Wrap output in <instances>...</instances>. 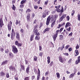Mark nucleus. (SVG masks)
I'll list each match as a JSON object with an SVG mask.
<instances>
[{
    "instance_id": "obj_1",
    "label": "nucleus",
    "mask_w": 80,
    "mask_h": 80,
    "mask_svg": "<svg viewBox=\"0 0 80 80\" xmlns=\"http://www.w3.org/2000/svg\"><path fill=\"white\" fill-rule=\"evenodd\" d=\"M58 16L57 15H55L54 16V18H53V17H51L50 15H49L48 17L47 21H46V25H49L50 24V20H51V18H52V20H56L57 18H58Z\"/></svg>"
},
{
    "instance_id": "obj_2",
    "label": "nucleus",
    "mask_w": 80,
    "mask_h": 80,
    "mask_svg": "<svg viewBox=\"0 0 80 80\" xmlns=\"http://www.w3.org/2000/svg\"><path fill=\"white\" fill-rule=\"evenodd\" d=\"M60 5L58 6V7L57 8V12H59V13H62L64 11L63 8V7H62L61 8H60Z\"/></svg>"
},
{
    "instance_id": "obj_3",
    "label": "nucleus",
    "mask_w": 80,
    "mask_h": 80,
    "mask_svg": "<svg viewBox=\"0 0 80 80\" xmlns=\"http://www.w3.org/2000/svg\"><path fill=\"white\" fill-rule=\"evenodd\" d=\"M15 35L16 33L15 32V31H14V29H12L11 33V38L12 40H13L15 38Z\"/></svg>"
},
{
    "instance_id": "obj_4",
    "label": "nucleus",
    "mask_w": 80,
    "mask_h": 80,
    "mask_svg": "<svg viewBox=\"0 0 80 80\" xmlns=\"http://www.w3.org/2000/svg\"><path fill=\"white\" fill-rule=\"evenodd\" d=\"M12 52L14 53V54H17L18 53V49L15 46L12 45Z\"/></svg>"
},
{
    "instance_id": "obj_5",
    "label": "nucleus",
    "mask_w": 80,
    "mask_h": 80,
    "mask_svg": "<svg viewBox=\"0 0 80 80\" xmlns=\"http://www.w3.org/2000/svg\"><path fill=\"white\" fill-rule=\"evenodd\" d=\"M12 21H10L9 22V23L8 24V28L9 31H11V29H12Z\"/></svg>"
},
{
    "instance_id": "obj_6",
    "label": "nucleus",
    "mask_w": 80,
    "mask_h": 80,
    "mask_svg": "<svg viewBox=\"0 0 80 80\" xmlns=\"http://www.w3.org/2000/svg\"><path fill=\"white\" fill-rule=\"evenodd\" d=\"M16 37L17 40L19 41L20 40V34L18 32H16Z\"/></svg>"
},
{
    "instance_id": "obj_7",
    "label": "nucleus",
    "mask_w": 80,
    "mask_h": 80,
    "mask_svg": "<svg viewBox=\"0 0 80 80\" xmlns=\"http://www.w3.org/2000/svg\"><path fill=\"white\" fill-rule=\"evenodd\" d=\"M40 32H38V34L36 35V36L35 37V40H39L40 38Z\"/></svg>"
},
{
    "instance_id": "obj_8",
    "label": "nucleus",
    "mask_w": 80,
    "mask_h": 80,
    "mask_svg": "<svg viewBox=\"0 0 80 80\" xmlns=\"http://www.w3.org/2000/svg\"><path fill=\"white\" fill-rule=\"evenodd\" d=\"M15 45H16L18 47H22V43L18 42V41L17 40L15 41Z\"/></svg>"
},
{
    "instance_id": "obj_9",
    "label": "nucleus",
    "mask_w": 80,
    "mask_h": 80,
    "mask_svg": "<svg viewBox=\"0 0 80 80\" xmlns=\"http://www.w3.org/2000/svg\"><path fill=\"white\" fill-rule=\"evenodd\" d=\"M59 60L61 63H63V62H64V60H63V59L62 58V57L61 55L59 56Z\"/></svg>"
},
{
    "instance_id": "obj_10",
    "label": "nucleus",
    "mask_w": 80,
    "mask_h": 80,
    "mask_svg": "<svg viewBox=\"0 0 80 80\" xmlns=\"http://www.w3.org/2000/svg\"><path fill=\"white\" fill-rule=\"evenodd\" d=\"M38 76H37V80H40V71L39 68H38Z\"/></svg>"
},
{
    "instance_id": "obj_11",
    "label": "nucleus",
    "mask_w": 80,
    "mask_h": 80,
    "mask_svg": "<svg viewBox=\"0 0 80 80\" xmlns=\"http://www.w3.org/2000/svg\"><path fill=\"white\" fill-rule=\"evenodd\" d=\"M5 76V73L3 71L0 72V77H3Z\"/></svg>"
},
{
    "instance_id": "obj_12",
    "label": "nucleus",
    "mask_w": 80,
    "mask_h": 80,
    "mask_svg": "<svg viewBox=\"0 0 80 80\" xmlns=\"http://www.w3.org/2000/svg\"><path fill=\"white\" fill-rule=\"evenodd\" d=\"M52 22L51 24V28H53V26H54V25H55V24L56 21L55 20L53 19H52Z\"/></svg>"
},
{
    "instance_id": "obj_13",
    "label": "nucleus",
    "mask_w": 80,
    "mask_h": 80,
    "mask_svg": "<svg viewBox=\"0 0 80 80\" xmlns=\"http://www.w3.org/2000/svg\"><path fill=\"white\" fill-rule=\"evenodd\" d=\"M20 67L21 69H20V72H22V70H25V66H24L22 65V64H20Z\"/></svg>"
},
{
    "instance_id": "obj_14",
    "label": "nucleus",
    "mask_w": 80,
    "mask_h": 80,
    "mask_svg": "<svg viewBox=\"0 0 80 80\" xmlns=\"http://www.w3.org/2000/svg\"><path fill=\"white\" fill-rule=\"evenodd\" d=\"M80 63V56H79L78 57V60H76V61L75 62V64L76 65H77L78 64V63Z\"/></svg>"
},
{
    "instance_id": "obj_15",
    "label": "nucleus",
    "mask_w": 80,
    "mask_h": 80,
    "mask_svg": "<svg viewBox=\"0 0 80 80\" xmlns=\"http://www.w3.org/2000/svg\"><path fill=\"white\" fill-rule=\"evenodd\" d=\"M9 68L10 70H12V71H15V72L16 71V69H15V68L13 67L12 66H10Z\"/></svg>"
},
{
    "instance_id": "obj_16",
    "label": "nucleus",
    "mask_w": 80,
    "mask_h": 80,
    "mask_svg": "<svg viewBox=\"0 0 80 80\" xmlns=\"http://www.w3.org/2000/svg\"><path fill=\"white\" fill-rule=\"evenodd\" d=\"M58 35L56 34H54L52 36V38H53V41L54 42L56 40V39L57 38V36Z\"/></svg>"
},
{
    "instance_id": "obj_17",
    "label": "nucleus",
    "mask_w": 80,
    "mask_h": 80,
    "mask_svg": "<svg viewBox=\"0 0 80 80\" xmlns=\"http://www.w3.org/2000/svg\"><path fill=\"white\" fill-rule=\"evenodd\" d=\"M21 21H18V20H16L15 24L16 25H18V24L19 26H20L21 25V24L20 23Z\"/></svg>"
},
{
    "instance_id": "obj_18",
    "label": "nucleus",
    "mask_w": 80,
    "mask_h": 80,
    "mask_svg": "<svg viewBox=\"0 0 80 80\" xmlns=\"http://www.w3.org/2000/svg\"><path fill=\"white\" fill-rule=\"evenodd\" d=\"M44 12L46 14V15H48L50 14V11L48 9L45 10Z\"/></svg>"
},
{
    "instance_id": "obj_19",
    "label": "nucleus",
    "mask_w": 80,
    "mask_h": 80,
    "mask_svg": "<svg viewBox=\"0 0 80 80\" xmlns=\"http://www.w3.org/2000/svg\"><path fill=\"white\" fill-rule=\"evenodd\" d=\"M30 13H28L27 16V19L28 22H30Z\"/></svg>"
},
{
    "instance_id": "obj_20",
    "label": "nucleus",
    "mask_w": 80,
    "mask_h": 80,
    "mask_svg": "<svg viewBox=\"0 0 80 80\" xmlns=\"http://www.w3.org/2000/svg\"><path fill=\"white\" fill-rule=\"evenodd\" d=\"M50 30V28H47L43 31V33H45L46 32H49Z\"/></svg>"
},
{
    "instance_id": "obj_21",
    "label": "nucleus",
    "mask_w": 80,
    "mask_h": 80,
    "mask_svg": "<svg viewBox=\"0 0 80 80\" xmlns=\"http://www.w3.org/2000/svg\"><path fill=\"white\" fill-rule=\"evenodd\" d=\"M8 63V61L7 60H6L5 61H3L2 62L1 64V65H2V66L3 65H5V64H7V63Z\"/></svg>"
},
{
    "instance_id": "obj_22",
    "label": "nucleus",
    "mask_w": 80,
    "mask_h": 80,
    "mask_svg": "<svg viewBox=\"0 0 80 80\" xmlns=\"http://www.w3.org/2000/svg\"><path fill=\"white\" fill-rule=\"evenodd\" d=\"M33 33L34 34H35V35H37V34H38V29H34L33 31Z\"/></svg>"
},
{
    "instance_id": "obj_23",
    "label": "nucleus",
    "mask_w": 80,
    "mask_h": 80,
    "mask_svg": "<svg viewBox=\"0 0 80 80\" xmlns=\"http://www.w3.org/2000/svg\"><path fill=\"white\" fill-rule=\"evenodd\" d=\"M70 26H71V24H70V23L68 22L66 23L65 26V28H67V27H70Z\"/></svg>"
},
{
    "instance_id": "obj_24",
    "label": "nucleus",
    "mask_w": 80,
    "mask_h": 80,
    "mask_svg": "<svg viewBox=\"0 0 80 80\" xmlns=\"http://www.w3.org/2000/svg\"><path fill=\"white\" fill-rule=\"evenodd\" d=\"M75 73H72L69 76V78H73L74 76H75Z\"/></svg>"
},
{
    "instance_id": "obj_25",
    "label": "nucleus",
    "mask_w": 80,
    "mask_h": 80,
    "mask_svg": "<svg viewBox=\"0 0 80 80\" xmlns=\"http://www.w3.org/2000/svg\"><path fill=\"white\" fill-rule=\"evenodd\" d=\"M30 70V67H28L26 69V73H27V74H29V70Z\"/></svg>"
},
{
    "instance_id": "obj_26",
    "label": "nucleus",
    "mask_w": 80,
    "mask_h": 80,
    "mask_svg": "<svg viewBox=\"0 0 80 80\" xmlns=\"http://www.w3.org/2000/svg\"><path fill=\"white\" fill-rule=\"evenodd\" d=\"M9 55L11 58H12L14 57L13 54L12 52H10L9 53Z\"/></svg>"
},
{
    "instance_id": "obj_27",
    "label": "nucleus",
    "mask_w": 80,
    "mask_h": 80,
    "mask_svg": "<svg viewBox=\"0 0 80 80\" xmlns=\"http://www.w3.org/2000/svg\"><path fill=\"white\" fill-rule=\"evenodd\" d=\"M47 62L48 64L50 63V57L49 56L47 57Z\"/></svg>"
},
{
    "instance_id": "obj_28",
    "label": "nucleus",
    "mask_w": 80,
    "mask_h": 80,
    "mask_svg": "<svg viewBox=\"0 0 80 80\" xmlns=\"http://www.w3.org/2000/svg\"><path fill=\"white\" fill-rule=\"evenodd\" d=\"M34 35H32L31 36L30 38V41L32 42V41H33V38H34Z\"/></svg>"
},
{
    "instance_id": "obj_29",
    "label": "nucleus",
    "mask_w": 80,
    "mask_h": 80,
    "mask_svg": "<svg viewBox=\"0 0 80 80\" xmlns=\"http://www.w3.org/2000/svg\"><path fill=\"white\" fill-rule=\"evenodd\" d=\"M63 39V36L62 35H59V40H62Z\"/></svg>"
},
{
    "instance_id": "obj_30",
    "label": "nucleus",
    "mask_w": 80,
    "mask_h": 80,
    "mask_svg": "<svg viewBox=\"0 0 80 80\" xmlns=\"http://www.w3.org/2000/svg\"><path fill=\"white\" fill-rule=\"evenodd\" d=\"M27 2V0H23L21 2V4L23 5V4L25 3V2Z\"/></svg>"
},
{
    "instance_id": "obj_31",
    "label": "nucleus",
    "mask_w": 80,
    "mask_h": 80,
    "mask_svg": "<svg viewBox=\"0 0 80 80\" xmlns=\"http://www.w3.org/2000/svg\"><path fill=\"white\" fill-rule=\"evenodd\" d=\"M47 17V14L44 12H43L42 14V18H45Z\"/></svg>"
},
{
    "instance_id": "obj_32",
    "label": "nucleus",
    "mask_w": 80,
    "mask_h": 80,
    "mask_svg": "<svg viewBox=\"0 0 80 80\" xmlns=\"http://www.w3.org/2000/svg\"><path fill=\"white\" fill-rule=\"evenodd\" d=\"M33 59H34V61H35V62H37L38 59V57H37L36 56H34V57L33 58Z\"/></svg>"
},
{
    "instance_id": "obj_33",
    "label": "nucleus",
    "mask_w": 80,
    "mask_h": 80,
    "mask_svg": "<svg viewBox=\"0 0 80 80\" xmlns=\"http://www.w3.org/2000/svg\"><path fill=\"white\" fill-rule=\"evenodd\" d=\"M31 9H30V8H28L26 11V13H29L30 12H31Z\"/></svg>"
},
{
    "instance_id": "obj_34",
    "label": "nucleus",
    "mask_w": 80,
    "mask_h": 80,
    "mask_svg": "<svg viewBox=\"0 0 80 80\" xmlns=\"http://www.w3.org/2000/svg\"><path fill=\"white\" fill-rule=\"evenodd\" d=\"M14 79L16 80H18V75L16 74L14 76Z\"/></svg>"
},
{
    "instance_id": "obj_35",
    "label": "nucleus",
    "mask_w": 80,
    "mask_h": 80,
    "mask_svg": "<svg viewBox=\"0 0 80 80\" xmlns=\"http://www.w3.org/2000/svg\"><path fill=\"white\" fill-rule=\"evenodd\" d=\"M75 56H77L78 54H79V53H78V51L77 50H75Z\"/></svg>"
},
{
    "instance_id": "obj_36",
    "label": "nucleus",
    "mask_w": 80,
    "mask_h": 80,
    "mask_svg": "<svg viewBox=\"0 0 80 80\" xmlns=\"http://www.w3.org/2000/svg\"><path fill=\"white\" fill-rule=\"evenodd\" d=\"M56 75H57V77L58 78H60V74L58 72H57L56 73Z\"/></svg>"
},
{
    "instance_id": "obj_37",
    "label": "nucleus",
    "mask_w": 80,
    "mask_h": 80,
    "mask_svg": "<svg viewBox=\"0 0 80 80\" xmlns=\"http://www.w3.org/2000/svg\"><path fill=\"white\" fill-rule=\"evenodd\" d=\"M12 8L13 10H14V11H15V10L16 9V7L15 6V5H13V7H12Z\"/></svg>"
},
{
    "instance_id": "obj_38",
    "label": "nucleus",
    "mask_w": 80,
    "mask_h": 80,
    "mask_svg": "<svg viewBox=\"0 0 80 80\" xmlns=\"http://www.w3.org/2000/svg\"><path fill=\"white\" fill-rule=\"evenodd\" d=\"M42 26H43V23H42V22H41L40 23V26L39 27V28H40V29H41Z\"/></svg>"
},
{
    "instance_id": "obj_39",
    "label": "nucleus",
    "mask_w": 80,
    "mask_h": 80,
    "mask_svg": "<svg viewBox=\"0 0 80 80\" xmlns=\"http://www.w3.org/2000/svg\"><path fill=\"white\" fill-rule=\"evenodd\" d=\"M78 18L79 21H80V14L78 13Z\"/></svg>"
},
{
    "instance_id": "obj_40",
    "label": "nucleus",
    "mask_w": 80,
    "mask_h": 80,
    "mask_svg": "<svg viewBox=\"0 0 80 80\" xmlns=\"http://www.w3.org/2000/svg\"><path fill=\"white\" fill-rule=\"evenodd\" d=\"M68 47H70V45H67L65 47V50H67L68 48Z\"/></svg>"
},
{
    "instance_id": "obj_41",
    "label": "nucleus",
    "mask_w": 80,
    "mask_h": 80,
    "mask_svg": "<svg viewBox=\"0 0 80 80\" xmlns=\"http://www.w3.org/2000/svg\"><path fill=\"white\" fill-rule=\"evenodd\" d=\"M65 48V44H64L62 45V47L61 48V50H63V49Z\"/></svg>"
},
{
    "instance_id": "obj_42",
    "label": "nucleus",
    "mask_w": 80,
    "mask_h": 80,
    "mask_svg": "<svg viewBox=\"0 0 80 80\" xmlns=\"http://www.w3.org/2000/svg\"><path fill=\"white\" fill-rule=\"evenodd\" d=\"M24 80H30V77H26L24 79Z\"/></svg>"
},
{
    "instance_id": "obj_43",
    "label": "nucleus",
    "mask_w": 80,
    "mask_h": 80,
    "mask_svg": "<svg viewBox=\"0 0 80 80\" xmlns=\"http://www.w3.org/2000/svg\"><path fill=\"white\" fill-rule=\"evenodd\" d=\"M75 10H72V13H71V15L72 16H73L74 15V14H75Z\"/></svg>"
},
{
    "instance_id": "obj_44",
    "label": "nucleus",
    "mask_w": 80,
    "mask_h": 80,
    "mask_svg": "<svg viewBox=\"0 0 80 80\" xmlns=\"http://www.w3.org/2000/svg\"><path fill=\"white\" fill-rule=\"evenodd\" d=\"M6 77L7 78H8L10 77V76L9 75V73H8V72H7L6 73Z\"/></svg>"
},
{
    "instance_id": "obj_45",
    "label": "nucleus",
    "mask_w": 80,
    "mask_h": 80,
    "mask_svg": "<svg viewBox=\"0 0 80 80\" xmlns=\"http://www.w3.org/2000/svg\"><path fill=\"white\" fill-rule=\"evenodd\" d=\"M35 13H32L31 17H32V18H34V17H35Z\"/></svg>"
},
{
    "instance_id": "obj_46",
    "label": "nucleus",
    "mask_w": 80,
    "mask_h": 80,
    "mask_svg": "<svg viewBox=\"0 0 80 80\" xmlns=\"http://www.w3.org/2000/svg\"><path fill=\"white\" fill-rule=\"evenodd\" d=\"M0 51H1V52H3V51H4V49L2 48L1 47H0Z\"/></svg>"
},
{
    "instance_id": "obj_47",
    "label": "nucleus",
    "mask_w": 80,
    "mask_h": 80,
    "mask_svg": "<svg viewBox=\"0 0 80 80\" xmlns=\"http://www.w3.org/2000/svg\"><path fill=\"white\" fill-rule=\"evenodd\" d=\"M62 17L63 18H66V17H67V14H64L62 16Z\"/></svg>"
},
{
    "instance_id": "obj_48",
    "label": "nucleus",
    "mask_w": 80,
    "mask_h": 80,
    "mask_svg": "<svg viewBox=\"0 0 80 80\" xmlns=\"http://www.w3.org/2000/svg\"><path fill=\"white\" fill-rule=\"evenodd\" d=\"M72 58H70L69 60V61L68 62V64H70L71 63V62H72Z\"/></svg>"
},
{
    "instance_id": "obj_49",
    "label": "nucleus",
    "mask_w": 80,
    "mask_h": 80,
    "mask_svg": "<svg viewBox=\"0 0 80 80\" xmlns=\"http://www.w3.org/2000/svg\"><path fill=\"white\" fill-rule=\"evenodd\" d=\"M24 32V30L22 28H21L20 30V32L22 33H23V32Z\"/></svg>"
},
{
    "instance_id": "obj_50",
    "label": "nucleus",
    "mask_w": 80,
    "mask_h": 80,
    "mask_svg": "<svg viewBox=\"0 0 80 80\" xmlns=\"http://www.w3.org/2000/svg\"><path fill=\"white\" fill-rule=\"evenodd\" d=\"M66 19H67L68 21H69V20H70V17L69 16H68L66 17Z\"/></svg>"
},
{
    "instance_id": "obj_51",
    "label": "nucleus",
    "mask_w": 80,
    "mask_h": 80,
    "mask_svg": "<svg viewBox=\"0 0 80 80\" xmlns=\"http://www.w3.org/2000/svg\"><path fill=\"white\" fill-rule=\"evenodd\" d=\"M20 7L21 8H23L24 7V5L23 4H21L20 5Z\"/></svg>"
},
{
    "instance_id": "obj_52",
    "label": "nucleus",
    "mask_w": 80,
    "mask_h": 80,
    "mask_svg": "<svg viewBox=\"0 0 80 80\" xmlns=\"http://www.w3.org/2000/svg\"><path fill=\"white\" fill-rule=\"evenodd\" d=\"M39 56L40 57H42L43 56V52H40L39 53Z\"/></svg>"
},
{
    "instance_id": "obj_53",
    "label": "nucleus",
    "mask_w": 80,
    "mask_h": 80,
    "mask_svg": "<svg viewBox=\"0 0 80 80\" xmlns=\"http://www.w3.org/2000/svg\"><path fill=\"white\" fill-rule=\"evenodd\" d=\"M63 18L62 17L60 18L59 21L60 22H62V21H63Z\"/></svg>"
},
{
    "instance_id": "obj_54",
    "label": "nucleus",
    "mask_w": 80,
    "mask_h": 80,
    "mask_svg": "<svg viewBox=\"0 0 80 80\" xmlns=\"http://www.w3.org/2000/svg\"><path fill=\"white\" fill-rule=\"evenodd\" d=\"M57 2V0H54V4L55 5H57V4L56 3V2Z\"/></svg>"
},
{
    "instance_id": "obj_55",
    "label": "nucleus",
    "mask_w": 80,
    "mask_h": 80,
    "mask_svg": "<svg viewBox=\"0 0 80 80\" xmlns=\"http://www.w3.org/2000/svg\"><path fill=\"white\" fill-rule=\"evenodd\" d=\"M34 29H37V28H38V25L37 24L34 27Z\"/></svg>"
},
{
    "instance_id": "obj_56",
    "label": "nucleus",
    "mask_w": 80,
    "mask_h": 80,
    "mask_svg": "<svg viewBox=\"0 0 80 80\" xmlns=\"http://www.w3.org/2000/svg\"><path fill=\"white\" fill-rule=\"evenodd\" d=\"M63 28H61L59 30V32L61 33V32H62V31H63Z\"/></svg>"
},
{
    "instance_id": "obj_57",
    "label": "nucleus",
    "mask_w": 80,
    "mask_h": 80,
    "mask_svg": "<svg viewBox=\"0 0 80 80\" xmlns=\"http://www.w3.org/2000/svg\"><path fill=\"white\" fill-rule=\"evenodd\" d=\"M38 6H37V5H35L34 6V9H37L38 8Z\"/></svg>"
},
{
    "instance_id": "obj_58",
    "label": "nucleus",
    "mask_w": 80,
    "mask_h": 80,
    "mask_svg": "<svg viewBox=\"0 0 80 80\" xmlns=\"http://www.w3.org/2000/svg\"><path fill=\"white\" fill-rule=\"evenodd\" d=\"M76 48V49H78V48H79V45H78V44L77 45Z\"/></svg>"
},
{
    "instance_id": "obj_59",
    "label": "nucleus",
    "mask_w": 80,
    "mask_h": 80,
    "mask_svg": "<svg viewBox=\"0 0 80 80\" xmlns=\"http://www.w3.org/2000/svg\"><path fill=\"white\" fill-rule=\"evenodd\" d=\"M58 32H60V31H59V29L56 31V33L55 34H56V35H58Z\"/></svg>"
},
{
    "instance_id": "obj_60",
    "label": "nucleus",
    "mask_w": 80,
    "mask_h": 80,
    "mask_svg": "<svg viewBox=\"0 0 80 80\" xmlns=\"http://www.w3.org/2000/svg\"><path fill=\"white\" fill-rule=\"evenodd\" d=\"M8 49H6L5 50V53H8Z\"/></svg>"
},
{
    "instance_id": "obj_61",
    "label": "nucleus",
    "mask_w": 80,
    "mask_h": 80,
    "mask_svg": "<svg viewBox=\"0 0 80 80\" xmlns=\"http://www.w3.org/2000/svg\"><path fill=\"white\" fill-rule=\"evenodd\" d=\"M42 46H39V50L40 51H42Z\"/></svg>"
},
{
    "instance_id": "obj_62",
    "label": "nucleus",
    "mask_w": 80,
    "mask_h": 80,
    "mask_svg": "<svg viewBox=\"0 0 80 80\" xmlns=\"http://www.w3.org/2000/svg\"><path fill=\"white\" fill-rule=\"evenodd\" d=\"M68 50L69 52H70L72 51V48H68Z\"/></svg>"
},
{
    "instance_id": "obj_63",
    "label": "nucleus",
    "mask_w": 80,
    "mask_h": 80,
    "mask_svg": "<svg viewBox=\"0 0 80 80\" xmlns=\"http://www.w3.org/2000/svg\"><path fill=\"white\" fill-rule=\"evenodd\" d=\"M48 73H49V72L48 71L46 72L45 73V76H47L48 74Z\"/></svg>"
},
{
    "instance_id": "obj_64",
    "label": "nucleus",
    "mask_w": 80,
    "mask_h": 80,
    "mask_svg": "<svg viewBox=\"0 0 80 80\" xmlns=\"http://www.w3.org/2000/svg\"><path fill=\"white\" fill-rule=\"evenodd\" d=\"M37 20L36 19H35L33 21V23L34 24H36V23H37Z\"/></svg>"
}]
</instances>
